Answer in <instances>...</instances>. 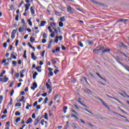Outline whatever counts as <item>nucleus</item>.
Masks as SVG:
<instances>
[{"label": "nucleus", "mask_w": 129, "mask_h": 129, "mask_svg": "<svg viewBox=\"0 0 129 129\" xmlns=\"http://www.w3.org/2000/svg\"><path fill=\"white\" fill-rule=\"evenodd\" d=\"M67 10L70 14H73L74 13V11L72 10V8L70 6H68Z\"/></svg>", "instance_id": "nucleus-1"}, {"label": "nucleus", "mask_w": 129, "mask_h": 129, "mask_svg": "<svg viewBox=\"0 0 129 129\" xmlns=\"http://www.w3.org/2000/svg\"><path fill=\"white\" fill-rule=\"evenodd\" d=\"M95 4H97V5H99V6H102L103 7H105V8H107V5L103 4L101 3L98 2L97 1H95Z\"/></svg>", "instance_id": "nucleus-2"}, {"label": "nucleus", "mask_w": 129, "mask_h": 129, "mask_svg": "<svg viewBox=\"0 0 129 129\" xmlns=\"http://www.w3.org/2000/svg\"><path fill=\"white\" fill-rule=\"evenodd\" d=\"M102 54H104V53H106V52H110V48H105L101 51Z\"/></svg>", "instance_id": "nucleus-3"}, {"label": "nucleus", "mask_w": 129, "mask_h": 129, "mask_svg": "<svg viewBox=\"0 0 129 129\" xmlns=\"http://www.w3.org/2000/svg\"><path fill=\"white\" fill-rule=\"evenodd\" d=\"M98 99L99 100H100V101H101V102H102V104L105 106V107L107 108L108 106H107V105L105 104V103H104V101H103V100H102V99H101V98H99Z\"/></svg>", "instance_id": "nucleus-4"}, {"label": "nucleus", "mask_w": 129, "mask_h": 129, "mask_svg": "<svg viewBox=\"0 0 129 129\" xmlns=\"http://www.w3.org/2000/svg\"><path fill=\"white\" fill-rule=\"evenodd\" d=\"M8 81H9V78L7 77V76H5L3 78V83L8 82Z\"/></svg>", "instance_id": "nucleus-5"}, {"label": "nucleus", "mask_w": 129, "mask_h": 129, "mask_svg": "<svg viewBox=\"0 0 129 129\" xmlns=\"http://www.w3.org/2000/svg\"><path fill=\"white\" fill-rule=\"evenodd\" d=\"M31 58L33 60H34V61L37 60V56H35V53L34 52L31 53Z\"/></svg>", "instance_id": "nucleus-6"}, {"label": "nucleus", "mask_w": 129, "mask_h": 129, "mask_svg": "<svg viewBox=\"0 0 129 129\" xmlns=\"http://www.w3.org/2000/svg\"><path fill=\"white\" fill-rule=\"evenodd\" d=\"M30 11H31V15H35V9H34V7L32 6L30 8Z\"/></svg>", "instance_id": "nucleus-7"}, {"label": "nucleus", "mask_w": 129, "mask_h": 129, "mask_svg": "<svg viewBox=\"0 0 129 129\" xmlns=\"http://www.w3.org/2000/svg\"><path fill=\"white\" fill-rule=\"evenodd\" d=\"M32 122H33V119H32V118H29L28 119L26 123H27V124H29V123H32Z\"/></svg>", "instance_id": "nucleus-8"}, {"label": "nucleus", "mask_w": 129, "mask_h": 129, "mask_svg": "<svg viewBox=\"0 0 129 129\" xmlns=\"http://www.w3.org/2000/svg\"><path fill=\"white\" fill-rule=\"evenodd\" d=\"M128 20L127 19H120L119 20L117 21V23H118V22H122V23H125V22H127Z\"/></svg>", "instance_id": "nucleus-9"}, {"label": "nucleus", "mask_w": 129, "mask_h": 129, "mask_svg": "<svg viewBox=\"0 0 129 129\" xmlns=\"http://www.w3.org/2000/svg\"><path fill=\"white\" fill-rule=\"evenodd\" d=\"M97 49H98L100 51L103 50L104 49V46L103 45H99L97 47Z\"/></svg>", "instance_id": "nucleus-10"}, {"label": "nucleus", "mask_w": 129, "mask_h": 129, "mask_svg": "<svg viewBox=\"0 0 129 129\" xmlns=\"http://www.w3.org/2000/svg\"><path fill=\"white\" fill-rule=\"evenodd\" d=\"M96 74H97V76H98V77H99V78H100L101 79H102V80H104V81L105 82H106V80H105L104 78H102V77H101V76H100L99 73H96Z\"/></svg>", "instance_id": "nucleus-11"}, {"label": "nucleus", "mask_w": 129, "mask_h": 129, "mask_svg": "<svg viewBox=\"0 0 129 129\" xmlns=\"http://www.w3.org/2000/svg\"><path fill=\"white\" fill-rule=\"evenodd\" d=\"M46 23L47 22L46 21H41L40 23V27H44V26H45V24H46Z\"/></svg>", "instance_id": "nucleus-12"}, {"label": "nucleus", "mask_w": 129, "mask_h": 129, "mask_svg": "<svg viewBox=\"0 0 129 129\" xmlns=\"http://www.w3.org/2000/svg\"><path fill=\"white\" fill-rule=\"evenodd\" d=\"M18 31L19 32V33H21V32H24V31H25V29H24V28H22V27H19Z\"/></svg>", "instance_id": "nucleus-13"}, {"label": "nucleus", "mask_w": 129, "mask_h": 129, "mask_svg": "<svg viewBox=\"0 0 129 129\" xmlns=\"http://www.w3.org/2000/svg\"><path fill=\"white\" fill-rule=\"evenodd\" d=\"M122 66L127 70V71H128L129 72V67L127 66H124L123 64H122Z\"/></svg>", "instance_id": "nucleus-14"}, {"label": "nucleus", "mask_w": 129, "mask_h": 129, "mask_svg": "<svg viewBox=\"0 0 129 129\" xmlns=\"http://www.w3.org/2000/svg\"><path fill=\"white\" fill-rule=\"evenodd\" d=\"M46 86L47 89H50V88H52V87H51V86H50V85L48 83V82H46Z\"/></svg>", "instance_id": "nucleus-15"}, {"label": "nucleus", "mask_w": 129, "mask_h": 129, "mask_svg": "<svg viewBox=\"0 0 129 129\" xmlns=\"http://www.w3.org/2000/svg\"><path fill=\"white\" fill-rule=\"evenodd\" d=\"M59 21H60V22H65L66 19H65V17H62L60 18H59Z\"/></svg>", "instance_id": "nucleus-16"}, {"label": "nucleus", "mask_w": 129, "mask_h": 129, "mask_svg": "<svg viewBox=\"0 0 129 129\" xmlns=\"http://www.w3.org/2000/svg\"><path fill=\"white\" fill-rule=\"evenodd\" d=\"M87 42L89 45H92L93 44V41L92 40H87Z\"/></svg>", "instance_id": "nucleus-17"}, {"label": "nucleus", "mask_w": 129, "mask_h": 129, "mask_svg": "<svg viewBox=\"0 0 129 129\" xmlns=\"http://www.w3.org/2000/svg\"><path fill=\"white\" fill-rule=\"evenodd\" d=\"M15 107H21L22 106V103H16L15 105Z\"/></svg>", "instance_id": "nucleus-18"}, {"label": "nucleus", "mask_w": 129, "mask_h": 129, "mask_svg": "<svg viewBox=\"0 0 129 129\" xmlns=\"http://www.w3.org/2000/svg\"><path fill=\"white\" fill-rule=\"evenodd\" d=\"M86 91L89 93V94H92V92L89 90V89H86Z\"/></svg>", "instance_id": "nucleus-19"}, {"label": "nucleus", "mask_w": 129, "mask_h": 129, "mask_svg": "<svg viewBox=\"0 0 129 129\" xmlns=\"http://www.w3.org/2000/svg\"><path fill=\"white\" fill-rule=\"evenodd\" d=\"M68 109V108L67 107V106L63 107V110L64 113H66V112H67L66 110H67Z\"/></svg>", "instance_id": "nucleus-20"}, {"label": "nucleus", "mask_w": 129, "mask_h": 129, "mask_svg": "<svg viewBox=\"0 0 129 129\" xmlns=\"http://www.w3.org/2000/svg\"><path fill=\"white\" fill-rule=\"evenodd\" d=\"M28 24L29 25V26H33V24L32 23V21H31V18H30L28 20Z\"/></svg>", "instance_id": "nucleus-21"}, {"label": "nucleus", "mask_w": 129, "mask_h": 129, "mask_svg": "<svg viewBox=\"0 0 129 129\" xmlns=\"http://www.w3.org/2000/svg\"><path fill=\"white\" fill-rule=\"evenodd\" d=\"M35 41H36V39H35L33 37L30 38V42H31V43H34Z\"/></svg>", "instance_id": "nucleus-22"}, {"label": "nucleus", "mask_w": 129, "mask_h": 129, "mask_svg": "<svg viewBox=\"0 0 129 129\" xmlns=\"http://www.w3.org/2000/svg\"><path fill=\"white\" fill-rule=\"evenodd\" d=\"M25 7L26 8V9L25 10V12H28V10H29V6H28V5L25 4Z\"/></svg>", "instance_id": "nucleus-23"}, {"label": "nucleus", "mask_w": 129, "mask_h": 129, "mask_svg": "<svg viewBox=\"0 0 129 129\" xmlns=\"http://www.w3.org/2000/svg\"><path fill=\"white\" fill-rule=\"evenodd\" d=\"M53 30H54L55 33H56V34L57 35H58V30H57V29L56 28V27H52Z\"/></svg>", "instance_id": "nucleus-24"}, {"label": "nucleus", "mask_w": 129, "mask_h": 129, "mask_svg": "<svg viewBox=\"0 0 129 129\" xmlns=\"http://www.w3.org/2000/svg\"><path fill=\"white\" fill-rule=\"evenodd\" d=\"M26 53H27V50H25L24 51V55H23V57L25 58V59H27Z\"/></svg>", "instance_id": "nucleus-25"}, {"label": "nucleus", "mask_w": 129, "mask_h": 129, "mask_svg": "<svg viewBox=\"0 0 129 129\" xmlns=\"http://www.w3.org/2000/svg\"><path fill=\"white\" fill-rule=\"evenodd\" d=\"M48 30H49V31L50 33H53V30H52V29H51V26H48L47 27Z\"/></svg>", "instance_id": "nucleus-26"}, {"label": "nucleus", "mask_w": 129, "mask_h": 129, "mask_svg": "<svg viewBox=\"0 0 129 129\" xmlns=\"http://www.w3.org/2000/svg\"><path fill=\"white\" fill-rule=\"evenodd\" d=\"M114 99L115 100H116L117 101H118V102H119V103H120L121 104H122V103H121V102L120 101H119L118 100V99L116 98H114L113 97V99Z\"/></svg>", "instance_id": "nucleus-27"}, {"label": "nucleus", "mask_w": 129, "mask_h": 129, "mask_svg": "<svg viewBox=\"0 0 129 129\" xmlns=\"http://www.w3.org/2000/svg\"><path fill=\"white\" fill-rule=\"evenodd\" d=\"M93 52L94 53V54H98V51H97V49H94L93 50Z\"/></svg>", "instance_id": "nucleus-28"}, {"label": "nucleus", "mask_w": 129, "mask_h": 129, "mask_svg": "<svg viewBox=\"0 0 129 129\" xmlns=\"http://www.w3.org/2000/svg\"><path fill=\"white\" fill-rule=\"evenodd\" d=\"M44 118L46 119V120H48L49 119L48 118V114L47 113H45L44 114Z\"/></svg>", "instance_id": "nucleus-29"}, {"label": "nucleus", "mask_w": 129, "mask_h": 129, "mask_svg": "<svg viewBox=\"0 0 129 129\" xmlns=\"http://www.w3.org/2000/svg\"><path fill=\"white\" fill-rule=\"evenodd\" d=\"M55 39H56L54 40V42H55L56 44H57L58 43V41H59V39H58V36H56L55 37Z\"/></svg>", "instance_id": "nucleus-30"}, {"label": "nucleus", "mask_w": 129, "mask_h": 129, "mask_svg": "<svg viewBox=\"0 0 129 129\" xmlns=\"http://www.w3.org/2000/svg\"><path fill=\"white\" fill-rule=\"evenodd\" d=\"M17 31H18V29H16V30H13L12 34H13L14 35H16V34H17Z\"/></svg>", "instance_id": "nucleus-31"}, {"label": "nucleus", "mask_w": 129, "mask_h": 129, "mask_svg": "<svg viewBox=\"0 0 129 129\" xmlns=\"http://www.w3.org/2000/svg\"><path fill=\"white\" fill-rule=\"evenodd\" d=\"M20 120H21V117H18L16 119V122H17V123H18V122H19V121H20Z\"/></svg>", "instance_id": "nucleus-32"}, {"label": "nucleus", "mask_w": 129, "mask_h": 129, "mask_svg": "<svg viewBox=\"0 0 129 129\" xmlns=\"http://www.w3.org/2000/svg\"><path fill=\"white\" fill-rule=\"evenodd\" d=\"M33 86L34 87V88H37L38 85H37V83L34 82L33 84Z\"/></svg>", "instance_id": "nucleus-33"}, {"label": "nucleus", "mask_w": 129, "mask_h": 129, "mask_svg": "<svg viewBox=\"0 0 129 129\" xmlns=\"http://www.w3.org/2000/svg\"><path fill=\"white\" fill-rule=\"evenodd\" d=\"M9 7L10 8V10H11V11H14V6H13L12 5H10Z\"/></svg>", "instance_id": "nucleus-34"}, {"label": "nucleus", "mask_w": 129, "mask_h": 129, "mask_svg": "<svg viewBox=\"0 0 129 129\" xmlns=\"http://www.w3.org/2000/svg\"><path fill=\"white\" fill-rule=\"evenodd\" d=\"M47 100H49V99L48 98V97H46L43 102L44 104H46V103H47Z\"/></svg>", "instance_id": "nucleus-35"}, {"label": "nucleus", "mask_w": 129, "mask_h": 129, "mask_svg": "<svg viewBox=\"0 0 129 129\" xmlns=\"http://www.w3.org/2000/svg\"><path fill=\"white\" fill-rule=\"evenodd\" d=\"M120 44H121V46H122L123 47H124L126 48H127V46L125 45L124 43H123V42H120Z\"/></svg>", "instance_id": "nucleus-36"}, {"label": "nucleus", "mask_w": 129, "mask_h": 129, "mask_svg": "<svg viewBox=\"0 0 129 129\" xmlns=\"http://www.w3.org/2000/svg\"><path fill=\"white\" fill-rule=\"evenodd\" d=\"M54 14H55V15H56V16H59V15H61V14L60 13L57 12V11H54Z\"/></svg>", "instance_id": "nucleus-37"}, {"label": "nucleus", "mask_w": 129, "mask_h": 129, "mask_svg": "<svg viewBox=\"0 0 129 129\" xmlns=\"http://www.w3.org/2000/svg\"><path fill=\"white\" fill-rule=\"evenodd\" d=\"M12 64H13V65H14V66H16L17 62V61L13 60L12 61Z\"/></svg>", "instance_id": "nucleus-38"}, {"label": "nucleus", "mask_w": 129, "mask_h": 129, "mask_svg": "<svg viewBox=\"0 0 129 129\" xmlns=\"http://www.w3.org/2000/svg\"><path fill=\"white\" fill-rule=\"evenodd\" d=\"M63 22L61 21L59 22V27H63Z\"/></svg>", "instance_id": "nucleus-39"}, {"label": "nucleus", "mask_w": 129, "mask_h": 129, "mask_svg": "<svg viewBox=\"0 0 129 129\" xmlns=\"http://www.w3.org/2000/svg\"><path fill=\"white\" fill-rule=\"evenodd\" d=\"M23 4H24V1H21V2L19 4L18 7L21 8V7H22V5H23Z\"/></svg>", "instance_id": "nucleus-40"}, {"label": "nucleus", "mask_w": 129, "mask_h": 129, "mask_svg": "<svg viewBox=\"0 0 129 129\" xmlns=\"http://www.w3.org/2000/svg\"><path fill=\"white\" fill-rule=\"evenodd\" d=\"M15 92V90L14 89L12 90L11 92L10 93V96H13L14 93Z\"/></svg>", "instance_id": "nucleus-41"}, {"label": "nucleus", "mask_w": 129, "mask_h": 129, "mask_svg": "<svg viewBox=\"0 0 129 129\" xmlns=\"http://www.w3.org/2000/svg\"><path fill=\"white\" fill-rule=\"evenodd\" d=\"M52 34H50V37H51V38H54V37H55V32H51Z\"/></svg>", "instance_id": "nucleus-42"}, {"label": "nucleus", "mask_w": 129, "mask_h": 129, "mask_svg": "<svg viewBox=\"0 0 129 129\" xmlns=\"http://www.w3.org/2000/svg\"><path fill=\"white\" fill-rule=\"evenodd\" d=\"M83 79L86 81L87 84H88V82L87 81V79L84 77H82Z\"/></svg>", "instance_id": "nucleus-43"}, {"label": "nucleus", "mask_w": 129, "mask_h": 129, "mask_svg": "<svg viewBox=\"0 0 129 129\" xmlns=\"http://www.w3.org/2000/svg\"><path fill=\"white\" fill-rule=\"evenodd\" d=\"M43 38L44 39H46V38H47V34L45 32L43 34Z\"/></svg>", "instance_id": "nucleus-44"}, {"label": "nucleus", "mask_w": 129, "mask_h": 129, "mask_svg": "<svg viewBox=\"0 0 129 129\" xmlns=\"http://www.w3.org/2000/svg\"><path fill=\"white\" fill-rule=\"evenodd\" d=\"M61 49L63 51H65V50H66V47L64 46V45H61Z\"/></svg>", "instance_id": "nucleus-45"}, {"label": "nucleus", "mask_w": 129, "mask_h": 129, "mask_svg": "<svg viewBox=\"0 0 129 129\" xmlns=\"http://www.w3.org/2000/svg\"><path fill=\"white\" fill-rule=\"evenodd\" d=\"M38 104V101H35L33 104V107H35V106H37Z\"/></svg>", "instance_id": "nucleus-46"}, {"label": "nucleus", "mask_w": 129, "mask_h": 129, "mask_svg": "<svg viewBox=\"0 0 129 129\" xmlns=\"http://www.w3.org/2000/svg\"><path fill=\"white\" fill-rule=\"evenodd\" d=\"M72 83H75L76 82V79L75 78H74L72 80Z\"/></svg>", "instance_id": "nucleus-47"}, {"label": "nucleus", "mask_w": 129, "mask_h": 129, "mask_svg": "<svg viewBox=\"0 0 129 129\" xmlns=\"http://www.w3.org/2000/svg\"><path fill=\"white\" fill-rule=\"evenodd\" d=\"M25 99V96H22L21 97V99L19 100L18 101H23Z\"/></svg>", "instance_id": "nucleus-48"}, {"label": "nucleus", "mask_w": 129, "mask_h": 129, "mask_svg": "<svg viewBox=\"0 0 129 129\" xmlns=\"http://www.w3.org/2000/svg\"><path fill=\"white\" fill-rule=\"evenodd\" d=\"M55 51H56V52H59L60 51V47H57L55 48Z\"/></svg>", "instance_id": "nucleus-49"}, {"label": "nucleus", "mask_w": 129, "mask_h": 129, "mask_svg": "<svg viewBox=\"0 0 129 129\" xmlns=\"http://www.w3.org/2000/svg\"><path fill=\"white\" fill-rule=\"evenodd\" d=\"M79 45L80 47H83V44L82 42H81V41L79 42Z\"/></svg>", "instance_id": "nucleus-50"}, {"label": "nucleus", "mask_w": 129, "mask_h": 129, "mask_svg": "<svg viewBox=\"0 0 129 129\" xmlns=\"http://www.w3.org/2000/svg\"><path fill=\"white\" fill-rule=\"evenodd\" d=\"M78 102H79V103H80L81 104L82 103L81 102V98H78Z\"/></svg>", "instance_id": "nucleus-51"}, {"label": "nucleus", "mask_w": 129, "mask_h": 129, "mask_svg": "<svg viewBox=\"0 0 129 129\" xmlns=\"http://www.w3.org/2000/svg\"><path fill=\"white\" fill-rule=\"evenodd\" d=\"M44 122H45V120L44 119H42L41 120L40 123H41L42 125H44Z\"/></svg>", "instance_id": "nucleus-52"}, {"label": "nucleus", "mask_w": 129, "mask_h": 129, "mask_svg": "<svg viewBox=\"0 0 129 129\" xmlns=\"http://www.w3.org/2000/svg\"><path fill=\"white\" fill-rule=\"evenodd\" d=\"M58 39H59V41L63 40V37L62 36H58Z\"/></svg>", "instance_id": "nucleus-53"}, {"label": "nucleus", "mask_w": 129, "mask_h": 129, "mask_svg": "<svg viewBox=\"0 0 129 129\" xmlns=\"http://www.w3.org/2000/svg\"><path fill=\"white\" fill-rule=\"evenodd\" d=\"M15 77H16V78H19L20 75L19 74V73H16V74H15Z\"/></svg>", "instance_id": "nucleus-54"}, {"label": "nucleus", "mask_w": 129, "mask_h": 129, "mask_svg": "<svg viewBox=\"0 0 129 129\" xmlns=\"http://www.w3.org/2000/svg\"><path fill=\"white\" fill-rule=\"evenodd\" d=\"M42 96H44V97H46V96H47V92H45L43 94H41Z\"/></svg>", "instance_id": "nucleus-55"}, {"label": "nucleus", "mask_w": 129, "mask_h": 129, "mask_svg": "<svg viewBox=\"0 0 129 129\" xmlns=\"http://www.w3.org/2000/svg\"><path fill=\"white\" fill-rule=\"evenodd\" d=\"M87 124H88V125H89L90 126H93V124H92L90 122H87Z\"/></svg>", "instance_id": "nucleus-56"}, {"label": "nucleus", "mask_w": 129, "mask_h": 129, "mask_svg": "<svg viewBox=\"0 0 129 129\" xmlns=\"http://www.w3.org/2000/svg\"><path fill=\"white\" fill-rule=\"evenodd\" d=\"M13 85H14V81H12V82L10 83L9 86H10V87H13Z\"/></svg>", "instance_id": "nucleus-57"}, {"label": "nucleus", "mask_w": 129, "mask_h": 129, "mask_svg": "<svg viewBox=\"0 0 129 129\" xmlns=\"http://www.w3.org/2000/svg\"><path fill=\"white\" fill-rule=\"evenodd\" d=\"M57 72H59V70H58V69H55V70H54V74H57Z\"/></svg>", "instance_id": "nucleus-58"}, {"label": "nucleus", "mask_w": 129, "mask_h": 129, "mask_svg": "<svg viewBox=\"0 0 129 129\" xmlns=\"http://www.w3.org/2000/svg\"><path fill=\"white\" fill-rule=\"evenodd\" d=\"M72 126H73V127H75V128H77V126H76V125H75V124L73 123L72 124Z\"/></svg>", "instance_id": "nucleus-59"}, {"label": "nucleus", "mask_w": 129, "mask_h": 129, "mask_svg": "<svg viewBox=\"0 0 129 129\" xmlns=\"http://www.w3.org/2000/svg\"><path fill=\"white\" fill-rule=\"evenodd\" d=\"M16 21H19V14H17L16 18H15Z\"/></svg>", "instance_id": "nucleus-60"}, {"label": "nucleus", "mask_w": 129, "mask_h": 129, "mask_svg": "<svg viewBox=\"0 0 129 129\" xmlns=\"http://www.w3.org/2000/svg\"><path fill=\"white\" fill-rule=\"evenodd\" d=\"M44 55H45V50H43V51L41 52V56H42V57H44Z\"/></svg>", "instance_id": "nucleus-61"}, {"label": "nucleus", "mask_w": 129, "mask_h": 129, "mask_svg": "<svg viewBox=\"0 0 129 129\" xmlns=\"http://www.w3.org/2000/svg\"><path fill=\"white\" fill-rule=\"evenodd\" d=\"M7 42H5V43L3 44V47H4V48H7Z\"/></svg>", "instance_id": "nucleus-62"}, {"label": "nucleus", "mask_w": 129, "mask_h": 129, "mask_svg": "<svg viewBox=\"0 0 129 129\" xmlns=\"http://www.w3.org/2000/svg\"><path fill=\"white\" fill-rule=\"evenodd\" d=\"M46 41H47V40H46V39H43L42 40V43H43V44H44V43H46Z\"/></svg>", "instance_id": "nucleus-63"}, {"label": "nucleus", "mask_w": 129, "mask_h": 129, "mask_svg": "<svg viewBox=\"0 0 129 129\" xmlns=\"http://www.w3.org/2000/svg\"><path fill=\"white\" fill-rule=\"evenodd\" d=\"M43 100V98H40L38 100V102H41Z\"/></svg>", "instance_id": "nucleus-64"}]
</instances>
